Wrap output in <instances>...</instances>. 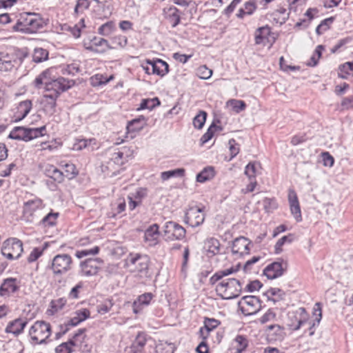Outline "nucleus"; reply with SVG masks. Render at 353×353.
<instances>
[{
  "label": "nucleus",
  "instance_id": "nucleus-50",
  "mask_svg": "<svg viewBox=\"0 0 353 353\" xmlns=\"http://www.w3.org/2000/svg\"><path fill=\"white\" fill-rule=\"evenodd\" d=\"M323 49L324 48H323V46H321V45L318 46L316 48L314 54L310 57V61L306 63L307 65L310 66V67L316 66L318 64L319 61L321 57V54H322V52H323Z\"/></svg>",
  "mask_w": 353,
  "mask_h": 353
},
{
  "label": "nucleus",
  "instance_id": "nucleus-47",
  "mask_svg": "<svg viewBox=\"0 0 353 353\" xmlns=\"http://www.w3.org/2000/svg\"><path fill=\"white\" fill-rule=\"evenodd\" d=\"M185 169L177 168L172 170L163 172L161 174V178L163 181H167L172 177H182L185 174Z\"/></svg>",
  "mask_w": 353,
  "mask_h": 353
},
{
  "label": "nucleus",
  "instance_id": "nucleus-5",
  "mask_svg": "<svg viewBox=\"0 0 353 353\" xmlns=\"http://www.w3.org/2000/svg\"><path fill=\"white\" fill-rule=\"evenodd\" d=\"M23 251L22 242L16 238H11L4 241L1 248L2 256L10 261L19 259Z\"/></svg>",
  "mask_w": 353,
  "mask_h": 353
},
{
  "label": "nucleus",
  "instance_id": "nucleus-8",
  "mask_svg": "<svg viewBox=\"0 0 353 353\" xmlns=\"http://www.w3.org/2000/svg\"><path fill=\"white\" fill-rule=\"evenodd\" d=\"M307 320L308 314L304 308L300 307L288 313L285 324L289 330L293 332L298 330Z\"/></svg>",
  "mask_w": 353,
  "mask_h": 353
},
{
  "label": "nucleus",
  "instance_id": "nucleus-34",
  "mask_svg": "<svg viewBox=\"0 0 353 353\" xmlns=\"http://www.w3.org/2000/svg\"><path fill=\"white\" fill-rule=\"evenodd\" d=\"M246 105L242 100L230 99L225 103V108L231 112L239 113L245 109Z\"/></svg>",
  "mask_w": 353,
  "mask_h": 353
},
{
  "label": "nucleus",
  "instance_id": "nucleus-51",
  "mask_svg": "<svg viewBox=\"0 0 353 353\" xmlns=\"http://www.w3.org/2000/svg\"><path fill=\"white\" fill-rule=\"evenodd\" d=\"M85 27L84 19H81L78 24L68 28V31L74 39H79L81 37V30Z\"/></svg>",
  "mask_w": 353,
  "mask_h": 353
},
{
  "label": "nucleus",
  "instance_id": "nucleus-21",
  "mask_svg": "<svg viewBox=\"0 0 353 353\" xmlns=\"http://www.w3.org/2000/svg\"><path fill=\"white\" fill-rule=\"evenodd\" d=\"M250 243L245 237L236 238L232 243V252L234 255L241 257L246 255L250 251Z\"/></svg>",
  "mask_w": 353,
  "mask_h": 353
},
{
  "label": "nucleus",
  "instance_id": "nucleus-63",
  "mask_svg": "<svg viewBox=\"0 0 353 353\" xmlns=\"http://www.w3.org/2000/svg\"><path fill=\"white\" fill-rule=\"evenodd\" d=\"M220 325V322L214 319H205L204 320V326L210 331H212Z\"/></svg>",
  "mask_w": 353,
  "mask_h": 353
},
{
  "label": "nucleus",
  "instance_id": "nucleus-53",
  "mask_svg": "<svg viewBox=\"0 0 353 353\" xmlns=\"http://www.w3.org/2000/svg\"><path fill=\"white\" fill-rule=\"evenodd\" d=\"M207 114L204 111H200L193 119V125L197 129H201L204 125L206 120Z\"/></svg>",
  "mask_w": 353,
  "mask_h": 353
},
{
  "label": "nucleus",
  "instance_id": "nucleus-38",
  "mask_svg": "<svg viewBox=\"0 0 353 353\" xmlns=\"http://www.w3.org/2000/svg\"><path fill=\"white\" fill-rule=\"evenodd\" d=\"M160 105V101L157 97H154L152 99H143L141 100L139 106L137 108V111H141L143 110H152L155 107H157Z\"/></svg>",
  "mask_w": 353,
  "mask_h": 353
},
{
  "label": "nucleus",
  "instance_id": "nucleus-10",
  "mask_svg": "<svg viewBox=\"0 0 353 353\" xmlns=\"http://www.w3.org/2000/svg\"><path fill=\"white\" fill-rule=\"evenodd\" d=\"M135 151L131 146H122L114 150L110 157V162L121 166L134 157Z\"/></svg>",
  "mask_w": 353,
  "mask_h": 353
},
{
  "label": "nucleus",
  "instance_id": "nucleus-52",
  "mask_svg": "<svg viewBox=\"0 0 353 353\" xmlns=\"http://www.w3.org/2000/svg\"><path fill=\"white\" fill-rule=\"evenodd\" d=\"M212 70L208 68L206 65H201L196 70L197 77L203 80L209 79L212 75Z\"/></svg>",
  "mask_w": 353,
  "mask_h": 353
},
{
  "label": "nucleus",
  "instance_id": "nucleus-32",
  "mask_svg": "<svg viewBox=\"0 0 353 353\" xmlns=\"http://www.w3.org/2000/svg\"><path fill=\"white\" fill-rule=\"evenodd\" d=\"M117 30L115 23L112 21H108L101 25L98 29L97 32L102 37H108L111 36Z\"/></svg>",
  "mask_w": 353,
  "mask_h": 353
},
{
  "label": "nucleus",
  "instance_id": "nucleus-49",
  "mask_svg": "<svg viewBox=\"0 0 353 353\" xmlns=\"http://www.w3.org/2000/svg\"><path fill=\"white\" fill-rule=\"evenodd\" d=\"M236 353H242L244 352L248 345L247 339L241 335H238L234 339Z\"/></svg>",
  "mask_w": 353,
  "mask_h": 353
},
{
  "label": "nucleus",
  "instance_id": "nucleus-61",
  "mask_svg": "<svg viewBox=\"0 0 353 353\" xmlns=\"http://www.w3.org/2000/svg\"><path fill=\"white\" fill-rule=\"evenodd\" d=\"M73 347L69 343V341L63 343L61 345H58L56 348L57 353H71L74 351Z\"/></svg>",
  "mask_w": 353,
  "mask_h": 353
},
{
  "label": "nucleus",
  "instance_id": "nucleus-16",
  "mask_svg": "<svg viewBox=\"0 0 353 353\" xmlns=\"http://www.w3.org/2000/svg\"><path fill=\"white\" fill-rule=\"evenodd\" d=\"M32 108V103L30 100L26 99L19 102L12 110V121L17 123L23 120L30 112Z\"/></svg>",
  "mask_w": 353,
  "mask_h": 353
},
{
  "label": "nucleus",
  "instance_id": "nucleus-24",
  "mask_svg": "<svg viewBox=\"0 0 353 353\" xmlns=\"http://www.w3.org/2000/svg\"><path fill=\"white\" fill-rule=\"evenodd\" d=\"M56 97L46 94L41 100V108L43 112L48 116H52L56 111Z\"/></svg>",
  "mask_w": 353,
  "mask_h": 353
},
{
  "label": "nucleus",
  "instance_id": "nucleus-1",
  "mask_svg": "<svg viewBox=\"0 0 353 353\" xmlns=\"http://www.w3.org/2000/svg\"><path fill=\"white\" fill-rule=\"evenodd\" d=\"M46 26L45 19L39 14L25 12L19 14L12 30L15 32L32 35Z\"/></svg>",
  "mask_w": 353,
  "mask_h": 353
},
{
  "label": "nucleus",
  "instance_id": "nucleus-33",
  "mask_svg": "<svg viewBox=\"0 0 353 353\" xmlns=\"http://www.w3.org/2000/svg\"><path fill=\"white\" fill-rule=\"evenodd\" d=\"M86 335L85 330H78L68 341L73 348L81 347L83 344L85 342Z\"/></svg>",
  "mask_w": 353,
  "mask_h": 353
},
{
  "label": "nucleus",
  "instance_id": "nucleus-41",
  "mask_svg": "<svg viewBox=\"0 0 353 353\" xmlns=\"http://www.w3.org/2000/svg\"><path fill=\"white\" fill-rule=\"evenodd\" d=\"M146 125V119L143 116H141L137 119H134L129 122L128 130L129 131H139Z\"/></svg>",
  "mask_w": 353,
  "mask_h": 353
},
{
  "label": "nucleus",
  "instance_id": "nucleus-27",
  "mask_svg": "<svg viewBox=\"0 0 353 353\" xmlns=\"http://www.w3.org/2000/svg\"><path fill=\"white\" fill-rule=\"evenodd\" d=\"M283 274V269L280 263H272L263 270V274L270 280L275 279Z\"/></svg>",
  "mask_w": 353,
  "mask_h": 353
},
{
  "label": "nucleus",
  "instance_id": "nucleus-45",
  "mask_svg": "<svg viewBox=\"0 0 353 353\" xmlns=\"http://www.w3.org/2000/svg\"><path fill=\"white\" fill-rule=\"evenodd\" d=\"M112 46L114 49L123 50L124 49L128 43V40L126 36L123 34H118L112 38Z\"/></svg>",
  "mask_w": 353,
  "mask_h": 353
},
{
  "label": "nucleus",
  "instance_id": "nucleus-54",
  "mask_svg": "<svg viewBox=\"0 0 353 353\" xmlns=\"http://www.w3.org/2000/svg\"><path fill=\"white\" fill-rule=\"evenodd\" d=\"M63 168L64 172L63 173L64 174V177L72 179L75 177L78 174L75 165L72 163H65L63 165Z\"/></svg>",
  "mask_w": 353,
  "mask_h": 353
},
{
  "label": "nucleus",
  "instance_id": "nucleus-4",
  "mask_svg": "<svg viewBox=\"0 0 353 353\" xmlns=\"http://www.w3.org/2000/svg\"><path fill=\"white\" fill-rule=\"evenodd\" d=\"M45 130V126L35 128L17 127L10 132L9 138L28 142L43 137Z\"/></svg>",
  "mask_w": 353,
  "mask_h": 353
},
{
  "label": "nucleus",
  "instance_id": "nucleus-37",
  "mask_svg": "<svg viewBox=\"0 0 353 353\" xmlns=\"http://www.w3.org/2000/svg\"><path fill=\"white\" fill-rule=\"evenodd\" d=\"M215 176V171L212 167L204 168L199 172L196 177V180L199 183H205L212 179Z\"/></svg>",
  "mask_w": 353,
  "mask_h": 353
},
{
  "label": "nucleus",
  "instance_id": "nucleus-18",
  "mask_svg": "<svg viewBox=\"0 0 353 353\" xmlns=\"http://www.w3.org/2000/svg\"><path fill=\"white\" fill-rule=\"evenodd\" d=\"M39 170L48 177L57 183H61L64 179L63 172L59 170L54 165L48 163H41L39 165Z\"/></svg>",
  "mask_w": 353,
  "mask_h": 353
},
{
  "label": "nucleus",
  "instance_id": "nucleus-15",
  "mask_svg": "<svg viewBox=\"0 0 353 353\" xmlns=\"http://www.w3.org/2000/svg\"><path fill=\"white\" fill-rule=\"evenodd\" d=\"M101 261L99 259H88L80 263L81 275L85 277H90L97 274Z\"/></svg>",
  "mask_w": 353,
  "mask_h": 353
},
{
  "label": "nucleus",
  "instance_id": "nucleus-20",
  "mask_svg": "<svg viewBox=\"0 0 353 353\" xmlns=\"http://www.w3.org/2000/svg\"><path fill=\"white\" fill-rule=\"evenodd\" d=\"M275 38L268 26L259 28L255 34V41L257 44L271 46Z\"/></svg>",
  "mask_w": 353,
  "mask_h": 353
},
{
  "label": "nucleus",
  "instance_id": "nucleus-42",
  "mask_svg": "<svg viewBox=\"0 0 353 353\" xmlns=\"http://www.w3.org/2000/svg\"><path fill=\"white\" fill-rule=\"evenodd\" d=\"M256 8V6L254 3L251 1L246 2L243 6L239 10L236 17L242 19L246 15H250L254 12Z\"/></svg>",
  "mask_w": 353,
  "mask_h": 353
},
{
  "label": "nucleus",
  "instance_id": "nucleus-58",
  "mask_svg": "<svg viewBox=\"0 0 353 353\" xmlns=\"http://www.w3.org/2000/svg\"><path fill=\"white\" fill-rule=\"evenodd\" d=\"M92 142L91 139H79L74 141L72 149L75 151L81 150L87 148Z\"/></svg>",
  "mask_w": 353,
  "mask_h": 353
},
{
  "label": "nucleus",
  "instance_id": "nucleus-43",
  "mask_svg": "<svg viewBox=\"0 0 353 353\" xmlns=\"http://www.w3.org/2000/svg\"><path fill=\"white\" fill-rule=\"evenodd\" d=\"M112 79H113L112 75H110V77H105L102 74H97L90 77V84L93 87H97V86H100V85L106 84Z\"/></svg>",
  "mask_w": 353,
  "mask_h": 353
},
{
  "label": "nucleus",
  "instance_id": "nucleus-30",
  "mask_svg": "<svg viewBox=\"0 0 353 353\" xmlns=\"http://www.w3.org/2000/svg\"><path fill=\"white\" fill-rule=\"evenodd\" d=\"M26 325V321L21 319H17L10 321L6 327V332L14 335L20 334Z\"/></svg>",
  "mask_w": 353,
  "mask_h": 353
},
{
  "label": "nucleus",
  "instance_id": "nucleus-46",
  "mask_svg": "<svg viewBox=\"0 0 353 353\" xmlns=\"http://www.w3.org/2000/svg\"><path fill=\"white\" fill-rule=\"evenodd\" d=\"M175 345L172 343L159 341L156 345L157 353H173Z\"/></svg>",
  "mask_w": 353,
  "mask_h": 353
},
{
  "label": "nucleus",
  "instance_id": "nucleus-23",
  "mask_svg": "<svg viewBox=\"0 0 353 353\" xmlns=\"http://www.w3.org/2000/svg\"><path fill=\"white\" fill-rule=\"evenodd\" d=\"M93 41L94 44L91 52L97 54H103L108 50H113V47L109 41L103 37L94 36Z\"/></svg>",
  "mask_w": 353,
  "mask_h": 353
},
{
  "label": "nucleus",
  "instance_id": "nucleus-11",
  "mask_svg": "<svg viewBox=\"0 0 353 353\" xmlns=\"http://www.w3.org/2000/svg\"><path fill=\"white\" fill-rule=\"evenodd\" d=\"M239 306L245 315L250 316L257 313L261 309L260 301L254 296H246L243 297Z\"/></svg>",
  "mask_w": 353,
  "mask_h": 353
},
{
  "label": "nucleus",
  "instance_id": "nucleus-12",
  "mask_svg": "<svg viewBox=\"0 0 353 353\" xmlns=\"http://www.w3.org/2000/svg\"><path fill=\"white\" fill-rule=\"evenodd\" d=\"M205 220L203 210L197 206L189 208L185 214V223L194 228L201 225Z\"/></svg>",
  "mask_w": 353,
  "mask_h": 353
},
{
  "label": "nucleus",
  "instance_id": "nucleus-39",
  "mask_svg": "<svg viewBox=\"0 0 353 353\" xmlns=\"http://www.w3.org/2000/svg\"><path fill=\"white\" fill-rule=\"evenodd\" d=\"M48 51L42 48H35L32 53V61L34 63H41L48 59Z\"/></svg>",
  "mask_w": 353,
  "mask_h": 353
},
{
  "label": "nucleus",
  "instance_id": "nucleus-62",
  "mask_svg": "<svg viewBox=\"0 0 353 353\" xmlns=\"http://www.w3.org/2000/svg\"><path fill=\"white\" fill-rule=\"evenodd\" d=\"M263 286V284L259 280H254L247 284L246 288L250 292H256Z\"/></svg>",
  "mask_w": 353,
  "mask_h": 353
},
{
  "label": "nucleus",
  "instance_id": "nucleus-40",
  "mask_svg": "<svg viewBox=\"0 0 353 353\" xmlns=\"http://www.w3.org/2000/svg\"><path fill=\"white\" fill-rule=\"evenodd\" d=\"M66 304V300L64 298H59L50 302V308L48 310V314L53 315L57 312L61 310Z\"/></svg>",
  "mask_w": 353,
  "mask_h": 353
},
{
  "label": "nucleus",
  "instance_id": "nucleus-22",
  "mask_svg": "<svg viewBox=\"0 0 353 353\" xmlns=\"http://www.w3.org/2000/svg\"><path fill=\"white\" fill-rule=\"evenodd\" d=\"M265 334L270 342L281 341L285 336L284 327L277 324L268 326Z\"/></svg>",
  "mask_w": 353,
  "mask_h": 353
},
{
  "label": "nucleus",
  "instance_id": "nucleus-6",
  "mask_svg": "<svg viewBox=\"0 0 353 353\" xmlns=\"http://www.w3.org/2000/svg\"><path fill=\"white\" fill-rule=\"evenodd\" d=\"M72 259L68 254L54 256L50 263V269L54 276H61L72 269Z\"/></svg>",
  "mask_w": 353,
  "mask_h": 353
},
{
  "label": "nucleus",
  "instance_id": "nucleus-17",
  "mask_svg": "<svg viewBox=\"0 0 353 353\" xmlns=\"http://www.w3.org/2000/svg\"><path fill=\"white\" fill-rule=\"evenodd\" d=\"M160 236L159 225L157 223H153L145 230L143 241L148 246H155L160 241Z\"/></svg>",
  "mask_w": 353,
  "mask_h": 353
},
{
  "label": "nucleus",
  "instance_id": "nucleus-35",
  "mask_svg": "<svg viewBox=\"0 0 353 353\" xmlns=\"http://www.w3.org/2000/svg\"><path fill=\"white\" fill-rule=\"evenodd\" d=\"M205 250L209 256H214L219 253L220 243L216 239H210L205 243Z\"/></svg>",
  "mask_w": 353,
  "mask_h": 353
},
{
  "label": "nucleus",
  "instance_id": "nucleus-9",
  "mask_svg": "<svg viewBox=\"0 0 353 353\" xmlns=\"http://www.w3.org/2000/svg\"><path fill=\"white\" fill-rule=\"evenodd\" d=\"M163 232L167 241H181L186 234L185 229L174 221H167L163 225Z\"/></svg>",
  "mask_w": 353,
  "mask_h": 353
},
{
  "label": "nucleus",
  "instance_id": "nucleus-60",
  "mask_svg": "<svg viewBox=\"0 0 353 353\" xmlns=\"http://www.w3.org/2000/svg\"><path fill=\"white\" fill-rule=\"evenodd\" d=\"M228 145L230 152V158L229 161H230L239 154V147L234 139L229 140Z\"/></svg>",
  "mask_w": 353,
  "mask_h": 353
},
{
  "label": "nucleus",
  "instance_id": "nucleus-26",
  "mask_svg": "<svg viewBox=\"0 0 353 353\" xmlns=\"http://www.w3.org/2000/svg\"><path fill=\"white\" fill-rule=\"evenodd\" d=\"M18 289V285L15 279H5L0 287V295L8 297L15 292Z\"/></svg>",
  "mask_w": 353,
  "mask_h": 353
},
{
  "label": "nucleus",
  "instance_id": "nucleus-25",
  "mask_svg": "<svg viewBox=\"0 0 353 353\" xmlns=\"http://www.w3.org/2000/svg\"><path fill=\"white\" fill-rule=\"evenodd\" d=\"M146 63L150 65L152 74H153L163 77L168 73V64L161 59L155 61L147 60Z\"/></svg>",
  "mask_w": 353,
  "mask_h": 353
},
{
  "label": "nucleus",
  "instance_id": "nucleus-29",
  "mask_svg": "<svg viewBox=\"0 0 353 353\" xmlns=\"http://www.w3.org/2000/svg\"><path fill=\"white\" fill-rule=\"evenodd\" d=\"M90 317V311L87 308H81L76 310L68 323L72 326H77Z\"/></svg>",
  "mask_w": 353,
  "mask_h": 353
},
{
  "label": "nucleus",
  "instance_id": "nucleus-19",
  "mask_svg": "<svg viewBox=\"0 0 353 353\" xmlns=\"http://www.w3.org/2000/svg\"><path fill=\"white\" fill-rule=\"evenodd\" d=\"M290 210L292 216L297 222L302 220L301 210L297 194L294 190H289L288 194Z\"/></svg>",
  "mask_w": 353,
  "mask_h": 353
},
{
  "label": "nucleus",
  "instance_id": "nucleus-3",
  "mask_svg": "<svg viewBox=\"0 0 353 353\" xmlns=\"http://www.w3.org/2000/svg\"><path fill=\"white\" fill-rule=\"evenodd\" d=\"M28 334L33 343L41 344L51 335V326L43 321H37L29 328Z\"/></svg>",
  "mask_w": 353,
  "mask_h": 353
},
{
  "label": "nucleus",
  "instance_id": "nucleus-57",
  "mask_svg": "<svg viewBox=\"0 0 353 353\" xmlns=\"http://www.w3.org/2000/svg\"><path fill=\"white\" fill-rule=\"evenodd\" d=\"M99 248L98 246H95L91 249L77 251L75 253V256L78 259H82L88 255H96L99 253Z\"/></svg>",
  "mask_w": 353,
  "mask_h": 353
},
{
  "label": "nucleus",
  "instance_id": "nucleus-48",
  "mask_svg": "<svg viewBox=\"0 0 353 353\" xmlns=\"http://www.w3.org/2000/svg\"><path fill=\"white\" fill-rule=\"evenodd\" d=\"M353 72V63L347 62L339 66V77L341 79H347Z\"/></svg>",
  "mask_w": 353,
  "mask_h": 353
},
{
  "label": "nucleus",
  "instance_id": "nucleus-31",
  "mask_svg": "<svg viewBox=\"0 0 353 353\" xmlns=\"http://www.w3.org/2000/svg\"><path fill=\"white\" fill-rule=\"evenodd\" d=\"M14 59L7 53L0 52V71L8 72L14 66Z\"/></svg>",
  "mask_w": 353,
  "mask_h": 353
},
{
  "label": "nucleus",
  "instance_id": "nucleus-55",
  "mask_svg": "<svg viewBox=\"0 0 353 353\" xmlns=\"http://www.w3.org/2000/svg\"><path fill=\"white\" fill-rule=\"evenodd\" d=\"M321 159L322 165L328 168H331L334 163V157L328 152H323L321 154Z\"/></svg>",
  "mask_w": 353,
  "mask_h": 353
},
{
  "label": "nucleus",
  "instance_id": "nucleus-7",
  "mask_svg": "<svg viewBox=\"0 0 353 353\" xmlns=\"http://www.w3.org/2000/svg\"><path fill=\"white\" fill-rule=\"evenodd\" d=\"M149 264L148 256L139 254H130L126 259L125 265L128 270L138 274H145Z\"/></svg>",
  "mask_w": 353,
  "mask_h": 353
},
{
  "label": "nucleus",
  "instance_id": "nucleus-14",
  "mask_svg": "<svg viewBox=\"0 0 353 353\" xmlns=\"http://www.w3.org/2000/svg\"><path fill=\"white\" fill-rule=\"evenodd\" d=\"M54 76V69L47 68L36 77L32 85L36 89L43 88L46 91Z\"/></svg>",
  "mask_w": 353,
  "mask_h": 353
},
{
  "label": "nucleus",
  "instance_id": "nucleus-2",
  "mask_svg": "<svg viewBox=\"0 0 353 353\" xmlns=\"http://www.w3.org/2000/svg\"><path fill=\"white\" fill-rule=\"evenodd\" d=\"M217 294L223 299H232L239 296L241 292L240 282L235 279H223L216 285Z\"/></svg>",
  "mask_w": 353,
  "mask_h": 353
},
{
  "label": "nucleus",
  "instance_id": "nucleus-28",
  "mask_svg": "<svg viewBox=\"0 0 353 353\" xmlns=\"http://www.w3.org/2000/svg\"><path fill=\"white\" fill-rule=\"evenodd\" d=\"M152 299L151 293H145L140 295L133 303V312L139 313L145 307L148 306Z\"/></svg>",
  "mask_w": 353,
  "mask_h": 353
},
{
  "label": "nucleus",
  "instance_id": "nucleus-59",
  "mask_svg": "<svg viewBox=\"0 0 353 353\" xmlns=\"http://www.w3.org/2000/svg\"><path fill=\"white\" fill-rule=\"evenodd\" d=\"M89 6L88 0H78L74 8V12L77 14H81L89 8Z\"/></svg>",
  "mask_w": 353,
  "mask_h": 353
},
{
  "label": "nucleus",
  "instance_id": "nucleus-64",
  "mask_svg": "<svg viewBox=\"0 0 353 353\" xmlns=\"http://www.w3.org/2000/svg\"><path fill=\"white\" fill-rule=\"evenodd\" d=\"M93 37H94V36L85 37L83 39V40L81 41L83 48L85 50L90 52L92 50V46L94 44Z\"/></svg>",
  "mask_w": 353,
  "mask_h": 353
},
{
  "label": "nucleus",
  "instance_id": "nucleus-13",
  "mask_svg": "<svg viewBox=\"0 0 353 353\" xmlns=\"http://www.w3.org/2000/svg\"><path fill=\"white\" fill-rule=\"evenodd\" d=\"M73 85V81L63 77L57 78L55 75L46 91L52 92L53 94L51 96L58 98L61 92L66 91Z\"/></svg>",
  "mask_w": 353,
  "mask_h": 353
},
{
  "label": "nucleus",
  "instance_id": "nucleus-56",
  "mask_svg": "<svg viewBox=\"0 0 353 353\" xmlns=\"http://www.w3.org/2000/svg\"><path fill=\"white\" fill-rule=\"evenodd\" d=\"M293 240L292 234H288L287 236H284L280 239L278 240L276 243L275 244V252L276 254L280 253L282 251V246L286 243H290Z\"/></svg>",
  "mask_w": 353,
  "mask_h": 353
},
{
  "label": "nucleus",
  "instance_id": "nucleus-36",
  "mask_svg": "<svg viewBox=\"0 0 353 353\" xmlns=\"http://www.w3.org/2000/svg\"><path fill=\"white\" fill-rule=\"evenodd\" d=\"M264 295L268 300L275 302L283 299L285 296V292L279 288H270L265 291Z\"/></svg>",
  "mask_w": 353,
  "mask_h": 353
},
{
  "label": "nucleus",
  "instance_id": "nucleus-44",
  "mask_svg": "<svg viewBox=\"0 0 353 353\" xmlns=\"http://www.w3.org/2000/svg\"><path fill=\"white\" fill-rule=\"evenodd\" d=\"M61 145V142L57 141L56 139L48 141H41L38 145L40 151L49 150L50 152L58 150Z\"/></svg>",
  "mask_w": 353,
  "mask_h": 353
}]
</instances>
